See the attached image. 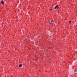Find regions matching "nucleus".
Instances as JSON below:
<instances>
[{"label": "nucleus", "mask_w": 77, "mask_h": 77, "mask_svg": "<svg viewBox=\"0 0 77 77\" xmlns=\"http://www.w3.org/2000/svg\"><path fill=\"white\" fill-rule=\"evenodd\" d=\"M51 22L50 23L51 24H54V21H53V20H52Z\"/></svg>", "instance_id": "obj_1"}, {"label": "nucleus", "mask_w": 77, "mask_h": 77, "mask_svg": "<svg viewBox=\"0 0 77 77\" xmlns=\"http://www.w3.org/2000/svg\"><path fill=\"white\" fill-rule=\"evenodd\" d=\"M71 22L70 21V22H69V23H70V24H71Z\"/></svg>", "instance_id": "obj_6"}, {"label": "nucleus", "mask_w": 77, "mask_h": 77, "mask_svg": "<svg viewBox=\"0 0 77 77\" xmlns=\"http://www.w3.org/2000/svg\"><path fill=\"white\" fill-rule=\"evenodd\" d=\"M58 7V5H56L54 8V9H56V8H57Z\"/></svg>", "instance_id": "obj_2"}, {"label": "nucleus", "mask_w": 77, "mask_h": 77, "mask_svg": "<svg viewBox=\"0 0 77 77\" xmlns=\"http://www.w3.org/2000/svg\"><path fill=\"white\" fill-rule=\"evenodd\" d=\"M1 3H2V4H4V2H3V1H2V2H1Z\"/></svg>", "instance_id": "obj_4"}, {"label": "nucleus", "mask_w": 77, "mask_h": 77, "mask_svg": "<svg viewBox=\"0 0 77 77\" xmlns=\"http://www.w3.org/2000/svg\"><path fill=\"white\" fill-rule=\"evenodd\" d=\"M50 10L51 11V10H52V9H50Z\"/></svg>", "instance_id": "obj_7"}, {"label": "nucleus", "mask_w": 77, "mask_h": 77, "mask_svg": "<svg viewBox=\"0 0 77 77\" xmlns=\"http://www.w3.org/2000/svg\"><path fill=\"white\" fill-rule=\"evenodd\" d=\"M75 72H77V70L75 69Z\"/></svg>", "instance_id": "obj_5"}, {"label": "nucleus", "mask_w": 77, "mask_h": 77, "mask_svg": "<svg viewBox=\"0 0 77 77\" xmlns=\"http://www.w3.org/2000/svg\"><path fill=\"white\" fill-rule=\"evenodd\" d=\"M19 67H21L22 66V65H21V64H20V65H19Z\"/></svg>", "instance_id": "obj_3"}]
</instances>
